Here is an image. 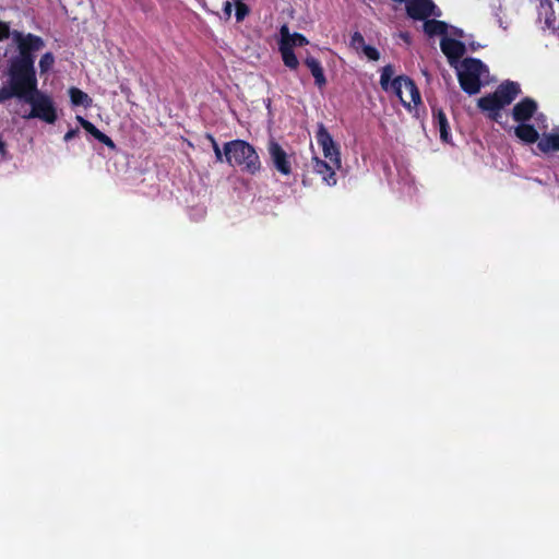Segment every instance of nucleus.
<instances>
[{
    "label": "nucleus",
    "instance_id": "nucleus-11",
    "mask_svg": "<svg viewBox=\"0 0 559 559\" xmlns=\"http://www.w3.org/2000/svg\"><path fill=\"white\" fill-rule=\"evenodd\" d=\"M537 110V103L530 97H525L520 100L512 110V117L515 121L526 122L528 121Z\"/></svg>",
    "mask_w": 559,
    "mask_h": 559
},
{
    "label": "nucleus",
    "instance_id": "nucleus-31",
    "mask_svg": "<svg viewBox=\"0 0 559 559\" xmlns=\"http://www.w3.org/2000/svg\"><path fill=\"white\" fill-rule=\"evenodd\" d=\"M233 5L229 1H226L224 4V13L229 17L231 15Z\"/></svg>",
    "mask_w": 559,
    "mask_h": 559
},
{
    "label": "nucleus",
    "instance_id": "nucleus-5",
    "mask_svg": "<svg viewBox=\"0 0 559 559\" xmlns=\"http://www.w3.org/2000/svg\"><path fill=\"white\" fill-rule=\"evenodd\" d=\"M316 139L323 151L324 157L329 159L330 163L333 164V166H335L336 168H341L342 160L340 147L334 142L332 135L330 134V132L322 122L318 123Z\"/></svg>",
    "mask_w": 559,
    "mask_h": 559
},
{
    "label": "nucleus",
    "instance_id": "nucleus-28",
    "mask_svg": "<svg viewBox=\"0 0 559 559\" xmlns=\"http://www.w3.org/2000/svg\"><path fill=\"white\" fill-rule=\"evenodd\" d=\"M14 31H10V26L8 23L0 21V41L8 39L10 36L13 37Z\"/></svg>",
    "mask_w": 559,
    "mask_h": 559
},
{
    "label": "nucleus",
    "instance_id": "nucleus-7",
    "mask_svg": "<svg viewBox=\"0 0 559 559\" xmlns=\"http://www.w3.org/2000/svg\"><path fill=\"white\" fill-rule=\"evenodd\" d=\"M267 151L275 169L282 175H290L292 165L284 148L276 141L272 140L269 143Z\"/></svg>",
    "mask_w": 559,
    "mask_h": 559
},
{
    "label": "nucleus",
    "instance_id": "nucleus-13",
    "mask_svg": "<svg viewBox=\"0 0 559 559\" xmlns=\"http://www.w3.org/2000/svg\"><path fill=\"white\" fill-rule=\"evenodd\" d=\"M76 120L80 126L90 133L93 138H95L98 142L106 145L109 148H115V142L99 129H97L91 121L86 120L82 116H76Z\"/></svg>",
    "mask_w": 559,
    "mask_h": 559
},
{
    "label": "nucleus",
    "instance_id": "nucleus-12",
    "mask_svg": "<svg viewBox=\"0 0 559 559\" xmlns=\"http://www.w3.org/2000/svg\"><path fill=\"white\" fill-rule=\"evenodd\" d=\"M350 47L357 52H362L369 60L378 61L380 59L379 50L370 45H367L360 32H354L350 36Z\"/></svg>",
    "mask_w": 559,
    "mask_h": 559
},
{
    "label": "nucleus",
    "instance_id": "nucleus-20",
    "mask_svg": "<svg viewBox=\"0 0 559 559\" xmlns=\"http://www.w3.org/2000/svg\"><path fill=\"white\" fill-rule=\"evenodd\" d=\"M448 29H449V25L445 22L440 21V20L426 19L424 22V32L429 37H433V36H438V35L445 37Z\"/></svg>",
    "mask_w": 559,
    "mask_h": 559
},
{
    "label": "nucleus",
    "instance_id": "nucleus-29",
    "mask_svg": "<svg viewBox=\"0 0 559 559\" xmlns=\"http://www.w3.org/2000/svg\"><path fill=\"white\" fill-rule=\"evenodd\" d=\"M280 34H281V40H280V45L278 46H287L288 41L290 39L289 36L292 34L289 33V28H288V26L286 24L281 26Z\"/></svg>",
    "mask_w": 559,
    "mask_h": 559
},
{
    "label": "nucleus",
    "instance_id": "nucleus-26",
    "mask_svg": "<svg viewBox=\"0 0 559 559\" xmlns=\"http://www.w3.org/2000/svg\"><path fill=\"white\" fill-rule=\"evenodd\" d=\"M289 41H288V45L292 49H294V47H302V46H306L308 45V39L300 33H294L289 36Z\"/></svg>",
    "mask_w": 559,
    "mask_h": 559
},
{
    "label": "nucleus",
    "instance_id": "nucleus-30",
    "mask_svg": "<svg viewBox=\"0 0 559 559\" xmlns=\"http://www.w3.org/2000/svg\"><path fill=\"white\" fill-rule=\"evenodd\" d=\"M80 133V130L79 128H75V129H70L63 136V140L66 142H69L70 140L76 138Z\"/></svg>",
    "mask_w": 559,
    "mask_h": 559
},
{
    "label": "nucleus",
    "instance_id": "nucleus-1",
    "mask_svg": "<svg viewBox=\"0 0 559 559\" xmlns=\"http://www.w3.org/2000/svg\"><path fill=\"white\" fill-rule=\"evenodd\" d=\"M13 41L17 53L7 62V82L0 87V104L17 98L31 106L25 119H39L53 124L57 119V108L52 97L38 90L35 68L36 52L45 47L44 39L35 34L15 31Z\"/></svg>",
    "mask_w": 559,
    "mask_h": 559
},
{
    "label": "nucleus",
    "instance_id": "nucleus-3",
    "mask_svg": "<svg viewBox=\"0 0 559 559\" xmlns=\"http://www.w3.org/2000/svg\"><path fill=\"white\" fill-rule=\"evenodd\" d=\"M225 162L241 171L255 175L261 169L260 157L255 148L245 140H231L224 144Z\"/></svg>",
    "mask_w": 559,
    "mask_h": 559
},
{
    "label": "nucleus",
    "instance_id": "nucleus-23",
    "mask_svg": "<svg viewBox=\"0 0 559 559\" xmlns=\"http://www.w3.org/2000/svg\"><path fill=\"white\" fill-rule=\"evenodd\" d=\"M278 49L282 55L284 64L292 70H296L299 66V61L294 52V49H292L289 45L280 46Z\"/></svg>",
    "mask_w": 559,
    "mask_h": 559
},
{
    "label": "nucleus",
    "instance_id": "nucleus-8",
    "mask_svg": "<svg viewBox=\"0 0 559 559\" xmlns=\"http://www.w3.org/2000/svg\"><path fill=\"white\" fill-rule=\"evenodd\" d=\"M440 48L450 63L457 61L466 52L465 44L455 38L442 37Z\"/></svg>",
    "mask_w": 559,
    "mask_h": 559
},
{
    "label": "nucleus",
    "instance_id": "nucleus-27",
    "mask_svg": "<svg viewBox=\"0 0 559 559\" xmlns=\"http://www.w3.org/2000/svg\"><path fill=\"white\" fill-rule=\"evenodd\" d=\"M250 10L249 7L243 3L242 1L238 0L236 2V20L237 22H241L245 20V17L249 14Z\"/></svg>",
    "mask_w": 559,
    "mask_h": 559
},
{
    "label": "nucleus",
    "instance_id": "nucleus-2",
    "mask_svg": "<svg viewBox=\"0 0 559 559\" xmlns=\"http://www.w3.org/2000/svg\"><path fill=\"white\" fill-rule=\"evenodd\" d=\"M394 73L395 70L392 64H386L382 68L380 75L382 90L394 93L407 109H411L412 104L415 106L420 104V93L415 82L406 75H399L392 80Z\"/></svg>",
    "mask_w": 559,
    "mask_h": 559
},
{
    "label": "nucleus",
    "instance_id": "nucleus-34",
    "mask_svg": "<svg viewBox=\"0 0 559 559\" xmlns=\"http://www.w3.org/2000/svg\"><path fill=\"white\" fill-rule=\"evenodd\" d=\"M559 2V0H557Z\"/></svg>",
    "mask_w": 559,
    "mask_h": 559
},
{
    "label": "nucleus",
    "instance_id": "nucleus-21",
    "mask_svg": "<svg viewBox=\"0 0 559 559\" xmlns=\"http://www.w3.org/2000/svg\"><path fill=\"white\" fill-rule=\"evenodd\" d=\"M68 93L73 106H83L84 108H90L93 104L92 97L75 86L70 87Z\"/></svg>",
    "mask_w": 559,
    "mask_h": 559
},
{
    "label": "nucleus",
    "instance_id": "nucleus-18",
    "mask_svg": "<svg viewBox=\"0 0 559 559\" xmlns=\"http://www.w3.org/2000/svg\"><path fill=\"white\" fill-rule=\"evenodd\" d=\"M305 64L307 66V68L310 70L312 76L314 78V84L319 88H322L323 86H325L326 78H325L324 70L322 68L321 62L317 58H314L312 56H308L305 59Z\"/></svg>",
    "mask_w": 559,
    "mask_h": 559
},
{
    "label": "nucleus",
    "instance_id": "nucleus-32",
    "mask_svg": "<svg viewBox=\"0 0 559 559\" xmlns=\"http://www.w3.org/2000/svg\"><path fill=\"white\" fill-rule=\"evenodd\" d=\"M452 35H454L455 37H459V38H462L464 37V32L462 28H459V27H452V31H451Z\"/></svg>",
    "mask_w": 559,
    "mask_h": 559
},
{
    "label": "nucleus",
    "instance_id": "nucleus-6",
    "mask_svg": "<svg viewBox=\"0 0 559 559\" xmlns=\"http://www.w3.org/2000/svg\"><path fill=\"white\" fill-rule=\"evenodd\" d=\"M407 15L415 21H425L431 15L439 16L437 7L432 0H407L405 4Z\"/></svg>",
    "mask_w": 559,
    "mask_h": 559
},
{
    "label": "nucleus",
    "instance_id": "nucleus-19",
    "mask_svg": "<svg viewBox=\"0 0 559 559\" xmlns=\"http://www.w3.org/2000/svg\"><path fill=\"white\" fill-rule=\"evenodd\" d=\"M478 107L484 111H488L489 117L493 120H497L498 116L500 115L499 112L502 109L501 103L498 102L493 93L480 97L478 99Z\"/></svg>",
    "mask_w": 559,
    "mask_h": 559
},
{
    "label": "nucleus",
    "instance_id": "nucleus-10",
    "mask_svg": "<svg viewBox=\"0 0 559 559\" xmlns=\"http://www.w3.org/2000/svg\"><path fill=\"white\" fill-rule=\"evenodd\" d=\"M311 166L316 174L322 177V180L330 187L336 185V174L335 169H337L333 164L328 163L317 156H313L311 159Z\"/></svg>",
    "mask_w": 559,
    "mask_h": 559
},
{
    "label": "nucleus",
    "instance_id": "nucleus-14",
    "mask_svg": "<svg viewBox=\"0 0 559 559\" xmlns=\"http://www.w3.org/2000/svg\"><path fill=\"white\" fill-rule=\"evenodd\" d=\"M432 116L435 127L439 129L441 141L444 143H450V127L444 111L441 108L432 107Z\"/></svg>",
    "mask_w": 559,
    "mask_h": 559
},
{
    "label": "nucleus",
    "instance_id": "nucleus-15",
    "mask_svg": "<svg viewBox=\"0 0 559 559\" xmlns=\"http://www.w3.org/2000/svg\"><path fill=\"white\" fill-rule=\"evenodd\" d=\"M537 148L544 154L559 151V128L544 133L537 142Z\"/></svg>",
    "mask_w": 559,
    "mask_h": 559
},
{
    "label": "nucleus",
    "instance_id": "nucleus-9",
    "mask_svg": "<svg viewBox=\"0 0 559 559\" xmlns=\"http://www.w3.org/2000/svg\"><path fill=\"white\" fill-rule=\"evenodd\" d=\"M520 93L521 88L519 83L507 81L497 87V90L493 92V95L498 102L501 103V107L503 108L504 106L510 105Z\"/></svg>",
    "mask_w": 559,
    "mask_h": 559
},
{
    "label": "nucleus",
    "instance_id": "nucleus-25",
    "mask_svg": "<svg viewBox=\"0 0 559 559\" xmlns=\"http://www.w3.org/2000/svg\"><path fill=\"white\" fill-rule=\"evenodd\" d=\"M205 138L211 142L212 148L215 154L216 162L217 163L225 162L224 150L223 151L221 150V147H219L217 141L215 140V138L213 136V134L206 133Z\"/></svg>",
    "mask_w": 559,
    "mask_h": 559
},
{
    "label": "nucleus",
    "instance_id": "nucleus-33",
    "mask_svg": "<svg viewBox=\"0 0 559 559\" xmlns=\"http://www.w3.org/2000/svg\"><path fill=\"white\" fill-rule=\"evenodd\" d=\"M0 154L1 155L7 154V144L1 138H0Z\"/></svg>",
    "mask_w": 559,
    "mask_h": 559
},
{
    "label": "nucleus",
    "instance_id": "nucleus-4",
    "mask_svg": "<svg viewBox=\"0 0 559 559\" xmlns=\"http://www.w3.org/2000/svg\"><path fill=\"white\" fill-rule=\"evenodd\" d=\"M316 139L323 151L324 157L329 159L330 163L333 164V166H335L336 168H341L342 160L340 147L334 142L332 135L330 134V132L322 122L318 123Z\"/></svg>",
    "mask_w": 559,
    "mask_h": 559
},
{
    "label": "nucleus",
    "instance_id": "nucleus-22",
    "mask_svg": "<svg viewBox=\"0 0 559 559\" xmlns=\"http://www.w3.org/2000/svg\"><path fill=\"white\" fill-rule=\"evenodd\" d=\"M484 69L485 64L481 60L475 58H466L463 60L462 69L460 71L480 78Z\"/></svg>",
    "mask_w": 559,
    "mask_h": 559
},
{
    "label": "nucleus",
    "instance_id": "nucleus-24",
    "mask_svg": "<svg viewBox=\"0 0 559 559\" xmlns=\"http://www.w3.org/2000/svg\"><path fill=\"white\" fill-rule=\"evenodd\" d=\"M55 64V56L52 52H45L39 59V70L41 74L47 73Z\"/></svg>",
    "mask_w": 559,
    "mask_h": 559
},
{
    "label": "nucleus",
    "instance_id": "nucleus-17",
    "mask_svg": "<svg viewBox=\"0 0 559 559\" xmlns=\"http://www.w3.org/2000/svg\"><path fill=\"white\" fill-rule=\"evenodd\" d=\"M514 134L524 143L533 144L539 141V133L533 124L520 122L514 128Z\"/></svg>",
    "mask_w": 559,
    "mask_h": 559
},
{
    "label": "nucleus",
    "instance_id": "nucleus-16",
    "mask_svg": "<svg viewBox=\"0 0 559 559\" xmlns=\"http://www.w3.org/2000/svg\"><path fill=\"white\" fill-rule=\"evenodd\" d=\"M457 79L461 88L468 95H475L480 91V78L459 71Z\"/></svg>",
    "mask_w": 559,
    "mask_h": 559
}]
</instances>
